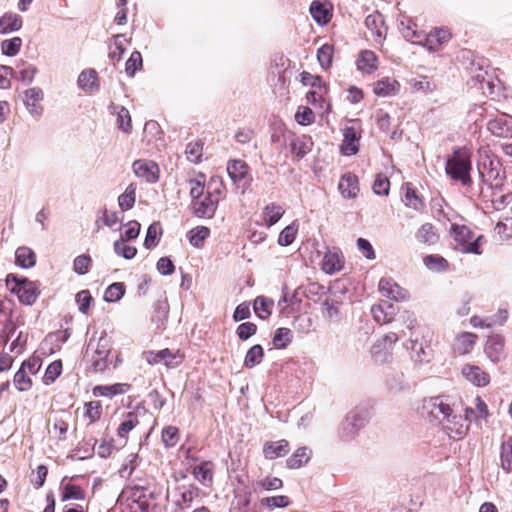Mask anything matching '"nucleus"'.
<instances>
[{
	"label": "nucleus",
	"instance_id": "obj_1",
	"mask_svg": "<svg viewBox=\"0 0 512 512\" xmlns=\"http://www.w3.org/2000/svg\"><path fill=\"white\" fill-rule=\"evenodd\" d=\"M422 415L452 440L463 439L469 431V424H463L459 406L448 395L424 399Z\"/></svg>",
	"mask_w": 512,
	"mask_h": 512
},
{
	"label": "nucleus",
	"instance_id": "obj_2",
	"mask_svg": "<svg viewBox=\"0 0 512 512\" xmlns=\"http://www.w3.org/2000/svg\"><path fill=\"white\" fill-rule=\"evenodd\" d=\"M471 151L467 147H456L452 155L445 162V172L453 181L460 182L462 186L472 185Z\"/></svg>",
	"mask_w": 512,
	"mask_h": 512
},
{
	"label": "nucleus",
	"instance_id": "obj_3",
	"mask_svg": "<svg viewBox=\"0 0 512 512\" xmlns=\"http://www.w3.org/2000/svg\"><path fill=\"white\" fill-rule=\"evenodd\" d=\"M478 172L481 182L496 191H504L506 171L498 157L484 154L478 161Z\"/></svg>",
	"mask_w": 512,
	"mask_h": 512
},
{
	"label": "nucleus",
	"instance_id": "obj_4",
	"mask_svg": "<svg viewBox=\"0 0 512 512\" xmlns=\"http://www.w3.org/2000/svg\"><path fill=\"white\" fill-rule=\"evenodd\" d=\"M370 419L369 410L365 407H355L345 417L339 428V437L345 442L352 441Z\"/></svg>",
	"mask_w": 512,
	"mask_h": 512
},
{
	"label": "nucleus",
	"instance_id": "obj_5",
	"mask_svg": "<svg viewBox=\"0 0 512 512\" xmlns=\"http://www.w3.org/2000/svg\"><path fill=\"white\" fill-rule=\"evenodd\" d=\"M451 233L456 242L455 249L465 254L480 255L482 253L480 249V240L482 235L474 238V233L471 229L465 225L453 224L451 227Z\"/></svg>",
	"mask_w": 512,
	"mask_h": 512
},
{
	"label": "nucleus",
	"instance_id": "obj_6",
	"mask_svg": "<svg viewBox=\"0 0 512 512\" xmlns=\"http://www.w3.org/2000/svg\"><path fill=\"white\" fill-rule=\"evenodd\" d=\"M111 352V341L103 332L97 341L94 355L92 358V367L96 372H102L108 367L107 357Z\"/></svg>",
	"mask_w": 512,
	"mask_h": 512
},
{
	"label": "nucleus",
	"instance_id": "obj_7",
	"mask_svg": "<svg viewBox=\"0 0 512 512\" xmlns=\"http://www.w3.org/2000/svg\"><path fill=\"white\" fill-rule=\"evenodd\" d=\"M379 292L382 296L394 301H405L409 299V293L392 278H381L379 281Z\"/></svg>",
	"mask_w": 512,
	"mask_h": 512
},
{
	"label": "nucleus",
	"instance_id": "obj_8",
	"mask_svg": "<svg viewBox=\"0 0 512 512\" xmlns=\"http://www.w3.org/2000/svg\"><path fill=\"white\" fill-rule=\"evenodd\" d=\"M218 207V200L212 199L211 195H206L205 197L191 201L190 208L194 216L198 218H206L211 219L214 217L216 210Z\"/></svg>",
	"mask_w": 512,
	"mask_h": 512
},
{
	"label": "nucleus",
	"instance_id": "obj_9",
	"mask_svg": "<svg viewBox=\"0 0 512 512\" xmlns=\"http://www.w3.org/2000/svg\"><path fill=\"white\" fill-rule=\"evenodd\" d=\"M406 348L410 350L411 359L416 363H427L432 357V350L426 345L423 339L410 338L405 344Z\"/></svg>",
	"mask_w": 512,
	"mask_h": 512
},
{
	"label": "nucleus",
	"instance_id": "obj_10",
	"mask_svg": "<svg viewBox=\"0 0 512 512\" xmlns=\"http://www.w3.org/2000/svg\"><path fill=\"white\" fill-rule=\"evenodd\" d=\"M150 356L151 358L148 359L149 363L158 364L163 362L168 368H175L179 366L184 359V355L181 354L179 350L173 352L168 348L157 352H150Z\"/></svg>",
	"mask_w": 512,
	"mask_h": 512
},
{
	"label": "nucleus",
	"instance_id": "obj_11",
	"mask_svg": "<svg viewBox=\"0 0 512 512\" xmlns=\"http://www.w3.org/2000/svg\"><path fill=\"white\" fill-rule=\"evenodd\" d=\"M135 175L148 183H156L159 179V167L152 161L136 160L132 165Z\"/></svg>",
	"mask_w": 512,
	"mask_h": 512
},
{
	"label": "nucleus",
	"instance_id": "obj_12",
	"mask_svg": "<svg viewBox=\"0 0 512 512\" xmlns=\"http://www.w3.org/2000/svg\"><path fill=\"white\" fill-rule=\"evenodd\" d=\"M44 98L43 90L39 87H32L24 91V105L32 116H40L43 113V107L40 102Z\"/></svg>",
	"mask_w": 512,
	"mask_h": 512
},
{
	"label": "nucleus",
	"instance_id": "obj_13",
	"mask_svg": "<svg viewBox=\"0 0 512 512\" xmlns=\"http://www.w3.org/2000/svg\"><path fill=\"white\" fill-rule=\"evenodd\" d=\"M504 346V337L500 334H496L488 337L484 351L492 362L498 363L505 357Z\"/></svg>",
	"mask_w": 512,
	"mask_h": 512
},
{
	"label": "nucleus",
	"instance_id": "obj_14",
	"mask_svg": "<svg viewBox=\"0 0 512 512\" xmlns=\"http://www.w3.org/2000/svg\"><path fill=\"white\" fill-rule=\"evenodd\" d=\"M461 373L463 377L477 387H485L490 383V376L477 365L465 364Z\"/></svg>",
	"mask_w": 512,
	"mask_h": 512
},
{
	"label": "nucleus",
	"instance_id": "obj_15",
	"mask_svg": "<svg viewBox=\"0 0 512 512\" xmlns=\"http://www.w3.org/2000/svg\"><path fill=\"white\" fill-rule=\"evenodd\" d=\"M489 131L496 137H512V117L501 115L488 122Z\"/></svg>",
	"mask_w": 512,
	"mask_h": 512
},
{
	"label": "nucleus",
	"instance_id": "obj_16",
	"mask_svg": "<svg viewBox=\"0 0 512 512\" xmlns=\"http://www.w3.org/2000/svg\"><path fill=\"white\" fill-rule=\"evenodd\" d=\"M365 26L372 34L376 37V41H382L387 33V27L385 26L384 17L378 11L369 14L365 19Z\"/></svg>",
	"mask_w": 512,
	"mask_h": 512
},
{
	"label": "nucleus",
	"instance_id": "obj_17",
	"mask_svg": "<svg viewBox=\"0 0 512 512\" xmlns=\"http://www.w3.org/2000/svg\"><path fill=\"white\" fill-rule=\"evenodd\" d=\"M313 140L310 136L302 135L294 137L290 141L291 153L296 157L297 160L303 159L313 148Z\"/></svg>",
	"mask_w": 512,
	"mask_h": 512
},
{
	"label": "nucleus",
	"instance_id": "obj_18",
	"mask_svg": "<svg viewBox=\"0 0 512 512\" xmlns=\"http://www.w3.org/2000/svg\"><path fill=\"white\" fill-rule=\"evenodd\" d=\"M289 450V442L285 439H281L279 441H268L263 445L264 457L269 460L285 456Z\"/></svg>",
	"mask_w": 512,
	"mask_h": 512
},
{
	"label": "nucleus",
	"instance_id": "obj_19",
	"mask_svg": "<svg viewBox=\"0 0 512 512\" xmlns=\"http://www.w3.org/2000/svg\"><path fill=\"white\" fill-rule=\"evenodd\" d=\"M309 12L313 20L320 26L328 24L332 18L330 9L326 3L314 0L310 4Z\"/></svg>",
	"mask_w": 512,
	"mask_h": 512
},
{
	"label": "nucleus",
	"instance_id": "obj_20",
	"mask_svg": "<svg viewBox=\"0 0 512 512\" xmlns=\"http://www.w3.org/2000/svg\"><path fill=\"white\" fill-rule=\"evenodd\" d=\"M338 189L344 198H355L359 192L357 177L352 173L342 175L338 184Z\"/></svg>",
	"mask_w": 512,
	"mask_h": 512
},
{
	"label": "nucleus",
	"instance_id": "obj_21",
	"mask_svg": "<svg viewBox=\"0 0 512 512\" xmlns=\"http://www.w3.org/2000/svg\"><path fill=\"white\" fill-rule=\"evenodd\" d=\"M146 489L142 486H134L127 490V501L136 504L141 512H148L150 503L145 493Z\"/></svg>",
	"mask_w": 512,
	"mask_h": 512
},
{
	"label": "nucleus",
	"instance_id": "obj_22",
	"mask_svg": "<svg viewBox=\"0 0 512 512\" xmlns=\"http://www.w3.org/2000/svg\"><path fill=\"white\" fill-rule=\"evenodd\" d=\"M360 136L353 127H346L343 133V143L341 151L344 155L350 156L358 152V141Z\"/></svg>",
	"mask_w": 512,
	"mask_h": 512
},
{
	"label": "nucleus",
	"instance_id": "obj_23",
	"mask_svg": "<svg viewBox=\"0 0 512 512\" xmlns=\"http://www.w3.org/2000/svg\"><path fill=\"white\" fill-rule=\"evenodd\" d=\"M343 268V257L339 251L328 250L322 260V270L329 275Z\"/></svg>",
	"mask_w": 512,
	"mask_h": 512
},
{
	"label": "nucleus",
	"instance_id": "obj_24",
	"mask_svg": "<svg viewBox=\"0 0 512 512\" xmlns=\"http://www.w3.org/2000/svg\"><path fill=\"white\" fill-rule=\"evenodd\" d=\"M400 85L395 79L384 77L374 83L373 92L380 97H389L396 95Z\"/></svg>",
	"mask_w": 512,
	"mask_h": 512
},
{
	"label": "nucleus",
	"instance_id": "obj_25",
	"mask_svg": "<svg viewBox=\"0 0 512 512\" xmlns=\"http://www.w3.org/2000/svg\"><path fill=\"white\" fill-rule=\"evenodd\" d=\"M39 294L40 290L38 283L27 278L25 285L22 287V290H20L17 297L20 303L31 306L36 302Z\"/></svg>",
	"mask_w": 512,
	"mask_h": 512
},
{
	"label": "nucleus",
	"instance_id": "obj_26",
	"mask_svg": "<svg viewBox=\"0 0 512 512\" xmlns=\"http://www.w3.org/2000/svg\"><path fill=\"white\" fill-rule=\"evenodd\" d=\"M23 21L21 16L16 13H5L0 17V34H9L19 31L22 28Z\"/></svg>",
	"mask_w": 512,
	"mask_h": 512
},
{
	"label": "nucleus",
	"instance_id": "obj_27",
	"mask_svg": "<svg viewBox=\"0 0 512 512\" xmlns=\"http://www.w3.org/2000/svg\"><path fill=\"white\" fill-rule=\"evenodd\" d=\"M15 264L23 269L34 267L36 264L35 252L27 246L18 247L15 251Z\"/></svg>",
	"mask_w": 512,
	"mask_h": 512
},
{
	"label": "nucleus",
	"instance_id": "obj_28",
	"mask_svg": "<svg viewBox=\"0 0 512 512\" xmlns=\"http://www.w3.org/2000/svg\"><path fill=\"white\" fill-rule=\"evenodd\" d=\"M377 56L371 50H363L360 52L356 61L358 70L363 73L371 74L377 69Z\"/></svg>",
	"mask_w": 512,
	"mask_h": 512
},
{
	"label": "nucleus",
	"instance_id": "obj_29",
	"mask_svg": "<svg viewBox=\"0 0 512 512\" xmlns=\"http://www.w3.org/2000/svg\"><path fill=\"white\" fill-rule=\"evenodd\" d=\"M131 385L128 383H115L112 385H98L93 389L95 396L113 397L126 393Z\"/></svg>",
	"mask_w": 512,
	"mask_h": 512
},
{
	"label": "nucleus",
	"instance_id": "obj_30",
	"mask_svg": "<svg viewBox=\"0 0 512 512\" xmlns=\"http://www.w3.org/2000/svg\"><path fill=\"white\" fill-rule=\"evenodd\" d=\"M78 86L86 92H94L99 89L97 72L94 69L83 70L77 80Z\"/></svg>",
	"mask_w": 512,
	"mask_h": 512
},
{
	"label": "nucleus",
	"instance_id": "obj_31",
	"mask_svg": "<svg viewBox=\"0 0 512 512\" xmlns=\"http://www.w3.org/2000/svg\"><path fill=\"white\" fill-rule=\"evenodd\" d=\"M489 190L490 195L488 201L490 202L491 208L494 210L501 211L512 202V192L504 193V191Z\"/></svg>",
	"mask_w": 512,
	"mask_h": 512
},
{
	"label": "nucleus",
	"instance_id": "obj_32",
	"mask_svg": "<svg viewBox=\"0 0 512 512\" xmlns=\"http://www.w3.org/2000/svg\"><path fill=\"white\" fill-rule=\"evenodd\" d=\"M273 306V300L265 296H257L253 302L254 313L262 320L269 318L272 313Z\"/></svg>",
	"mask_w": 512,
	"mask_h": 512
},
{
	"label": "nucleus",
	"instance_id": "obj_33",
	"mask_svg": "<svg viewBox=\"0 0 512 512\" xmlns=\"http://www.w3.org/2000/svg\"><path fill=\"white\" fill-rule=\"evenodd\" d=\"M137 186L135 183H130L125 191L118 197V206L122 212L132 209L136 201Z\"/></svg>",
	"mask_w": 512,
	"mask_h": 512
},
{
	"label": "nucleus",
	"instance_id": "obj_34",
	"mask_svg": "<svg viewBox=\"0 0 512 512\" xmlns=\"http://www.w3.org/2000/svg\"><path fill=\"white\" fill-rule=\"evenodd\" d=\"M311 458V450L308 447L298 448L286 461L290 469H298L306 464Z\"/></svg>",
	"mask_w": 512,
	"mask_h": 512
},
{
	"label": "nucleus",
	"instance_id": "obj_35",
	"mask_svg": "<svg viewBox=\"0 0 512 512\" xmlns=\"http://www.w3.org/2000/svg\"><path fill=\"white\" fill-rule=\"evenodd\" d=\"M477 339V335L471 332H463L456 338L455 351L460 355L469 353Z\"/></svg>",
	"mask_w": 512,
	"mask_h": 512
},
{
	"label": "nucleus",
	"instance_id": "obj_36",
	"mask_svg": "<svg viewBox=\"0 0 512 512\" xmlns=\"http://www.w3.org/2000/svg\"><path fill=\"white\" fill-rule=\"evenodd\" d=\"M213 463L210 461H203L193 468L194 477L203 485L207 486L213 479Z\"/></svg>",
	"mask_w": 512,
	"mask_h": 512
},
{
	"label": "nucleus",
	"instance_id": "obj_37",
	"mask_svg": "<svg viewBox=\"0 0 512 512\" xmlns=\"http://www.w3.org/2000/svg\"><path fill=\"white\" fill-rule=\"evenodd\" d=\"M264 355V349L260 344L253 345L246 352L243 366L248 369L254 368L262 362Z\"/></svg>",
	"mask_w": 512,
	"mask_h": 512
},
{
	"label": "nucleus",
	"instance_id": "obj_38",
	"mask_svg": "<svg viewBox=\"0 0 512 512\" xmlns=\"http://www.w3.org/2000/svg\"><path fill=\"white\" fill-rule=\"evenodd\" d=\"M169 305L166 299L157 300L153 305L152 321L158 328L163 327L167 321Z\"/></svg>",
	"mask_w": 512,
	"mask_h": 512
},
{
	"label": "nucleus",
	"instance_id": "obj_39",
	"mask_svg": "<svg viewBox=\"0 0 512 512\" xmlns=\"http://www.w3.org/2000/svg\"><path fill=\"white\" fill-rule=\"evenodd\" d=\"M248 165L242 160H231L227 165V172L233 182L241 181L248 173Z\"/></svg>",
	"mask_w": 512,
	"mask_h": 512
},
{
	"label": "nucleus",
	"instance_id": "obj_40",
	"mask_svg": "<svg viewBox=\"0 0 512 512\" xmlns=\"http://www.w3.org/2000/svg\"><path fill=\"white\" fill-rule=\"evenodd\" d=\"M61 500L69 501V500H84L85 499V491L82 487L75 484H62L61 485Z\"/></svg>",
	"mask_w": 512,
	"mask_h": 512
},
{
	"label": "nucleus",
	"instance_id": "obj_41",
	"mask_svg": "<svg viewBox=\"0 0 512 512\" xmlns=\"http://www.w3.org/2000/svg\"><path fill=\"white\" fill-rule=\"evenodd\" d=\"M210 235V229L206 226H197L193 229H191L187 233V238L189 240V243L195 247L200 248L203 246L204 241L206 238Z\"/></svg>",
	"mask_w": 512,
	"mask_h": 512
},
{
	"label": "nucleus",
	"instance_id": "obj_42",
	"mask_svg": "<svg viewBox=\"0 0 512 512\" xmlns=\"http://www.w3.org/2000/svg\"><path fill=\"white\" fill-rule=\"evenodd\" d=\"M451 38V33L445 28H435L427 35V43L430 49H436L437 45L448 42Z\"/></svg>",
	"mask_w": 512,
	"mask_h": 512
},
{
	"label": "nucleus",
	"instance_id": "obj_43",
	"mask_svg": "<svg viewBox=\"0 0 512 512\" xmlns=\"http://www.w3.org/2000/svg\"><path fill=\"white\" fill-rule=\"evenodd\" d=\"M416 238L421 243L433 245L438 241L439 237L434 226L430 223H425L418 229Z\"/></svg>",
	"mask_w": 512,
	"mask_h": 512
},
{
	"label": "nucleus",
	"instance_id": "obj_44",
	"mask_svg": "<svg viewBox=\"0 0 512 512\" xmlns=\"http://www.w3.org/2000/svg\"><path fill=\"white\" fill-rule=\"evenodd\" d=\"M501 467L506 472L512 471V437H509L500 447Z\"/></svg>",
	"mask_w": 512,
	"mask_h": 512
},
{
	"label": "nucleus",
	"instance_id": "obj_45",
	"mask_svg": "<svg viewBox=\"0 0 512 512\" xmlns=\"http://www.w3.org/2000/svg\"><path fill=\"white\" fill-rule=\"evenodd\" d=\"M292 338V332L289 328L280 327L274 333L272 344L277 349H284L292 342Z\"/></svg>",
	"mask_w": 512,
	"mask_h": 512
},
{
	"label": "nucleus",
	"instance_id": "obj_46",
	"mask_svg": "<svg viewBox=\"0 0 512 512\" xmlns=\"http://www.w3.org/2000/svg\"><path fill=\"white\" fill-rule=\"evenodd\" d=\"M263 213L265 216V224L268 227H271L281 219L284 214V210L281 206L271 203L264 208Z\"/></svg>",
	"mask_w": 512,
	"mask_h": 512
},
{
	"label": "nucleus",
	"instance_id": "obj_47",
	"mask_svg": "<svg viewBox=\"0 0 512 512\" xmlns=\"http://www.w3.org/2000/svg\"><path fill=\"white\" fill-rule=\"evenodd\" d=\"M298 224L296 221L292 222L290 225L286 226L279 234L278 236V244L280 246H289L291 245L295 238H296V234L298 232Z\"/></svg>",
	"mask_w": 512,
	"mask_h": 512
},
{
	"label": "nucleus",
	"instance_id": "obj_48",
	"mask_svg": "<svg viewBox=\"0 0 512 512\" xmlns=\"http://www.w3.org/2000/svg\"><path fill=\"white\" fill-rule=\"evenodd\" d=\"M126 240L118 239L113 244V249L116 255L123 257L126 260L133 259L137 254V249L134 246L128 245Z\"/></svg>",
	"mask_w": 512,
	"mask_h": 512
},
{
	"label": "nucleus",
	"instance_id": "obj_49",
	"mask_svg": "<svg viewBox=\"0 0 512 512\" xmlns=\"http://www.w3.org/2000/svg\"><path fill=\"white\" fill-rule=\"evenodd\" d=\"M423 262L429 270L435 272L445 271L449 266L448 261L444 257L433 254L425 256Z\"/></svg>",
	"mask_w": 512,
	"mask_h": 512
},
{
	"label": "nucleus",
	"instance_id": "obj_50",
	"mask_svg": "<svg viewBox=\"0 0 512 512\" xmlns=\"http://www.w3.org/2000/svg\"><path fill=\"white\" fill-rule=\"evenodd\" d=\"M403 201L406 206L411 207L415 210H420L424 207L423 200L409 183L406 184V191Z\"/></svg>",
	"mask_w": 512,
	"mask_h": 512
},
{
	"label": "nucleus",
	"instance_id": "obj_51",
	"mask_svg": "<svg viewBox=\"0 0 512 512\" xmlns=\"http://www.w3.org/2000/svg\"><path fill=\"white\" fill-rule=\"evenodd\" d=\"M125 294V285L122 282H114L109 285L104 294V300L108 303L119 301Z\"/></svg>",
	"mask_w": 512,
	"mask_h": 512
},
{
	"label": "nucleus",
	"instance_id": "obj_52",
	"mask_svg": "<svg viewBox=\"0 0 512 512\" xmlns=\"http://www.w3.org/2000/svg\"><path fill=\"white\" fill-rule=\"evenodd\" d=\"M22 46V39L20 37H13L3 40L1 43V51L8 57L17 55Z\"/></svg>",
	"mask_w": 512,
	"mask_h": 512
},
{
	"label": "nucleus",
	"instance_id": "obj_53",
	"mask_svg": "<svg viewBox=\"0 0 512 512\" xmlns=\"http://www.w3.org/2000/svg\"><path fill=\"white\" fill-rule=\"evenodd\" d=\"M143 60L139 51H133L126 61L125 72L129 77H133L135 73L142 68Z\"/></svg>",
	"mask_w": 512,
	"mask_h": 512
},
{
	"label": "nucleus",
	"instance_id": "obj_54",
	"mask_svg": "<svg viewBox=\"0 0 512 512\" xmlns=\"http://www.w3.org/2000/svg\"><path fill=\"white\" fill-rule=\"evenodd\" d=\"M62 373V362L61 360H55L48 365L45 374L43 376V382L46 385H50L56 381V379Z\"/></svg>",
	"mask_w": 512,
	"mask_h": 512
},
{
	"label": "nucleus",
	"instance_id": "obj_55",
	"mask_svg": "<svg viewBox=\"0 0 512 512\" xmlns=\"http://www.w3.org/2000/svg\"><path fill=\"white\" fill-rule=\"evenodd\" d=\"M27 278L24 276H18L14 273H9L6 276L5 284L7 289L15 295H18L22 287L25 285Z\"/></svg>",
	"mask_w": 512,
	"mask_h": 512
},
{
	"label": "nucleus",
	"instance_id": "obj_56",
	"mask_svg": "<svg viewBox=\"0 0 512 512\" xmlns=\"http://www.w3.org/2000/svg\"><path fill=\"white\" fill-rule=\"evenodd\" d=\"M333 46L330 44L322 45L317 51V59L322 68L328 69L332 64Z\"/></svg>",
	"mask_w": 512,
	"mask_h": 512
},
{
	"label": "nucleus",
	"instance_id": "obj_57",
	"mask_svg": "<svg viewBox=\"0 0 512 512\" xmlns=\"http://www.w3.org/2000/svg\"><path fill=\"white\" fill-rule=\"evenodd\" d=\"M139 423L137 414L134 412H128L126 419L119 425L117 429V435L121 438H125L126 435L136 427Z\"/></svg>",
	"mask_w": 512,
	"mask_h": 512
},
{
	"label": "nucleus",
	"instance_id": "obj_58",
	"mask_svg": "<svg viewBox=\"0 0 512 512\" xmlns=\"http://www.w3.org/2000/svg\"><path fill=\"white\" fill-rule=\"evenodd\" d=\"M371 354L375 363L384 364L390 361L392 353L382 346V343H375L371 348Z\"/></svg>",
	"mask_w": 512,
	"mask_h": 512
},
{
	"label": "nucleus",
	"instance_id": "obj_59",
	"mask_svg": "<svg viewBox=\"0 0 512 512\" xmlns=\"http://www.w3.org/2000/svg\"><path fill=\"white\" fill-rule=\"evenodd\" d=\"M14 385L18 391L24 392L31 388L32 380L24 369L19 368L13 378Z\"/></svg>",
	"mask_w": 512,
	"mask_h": 512
},
{
	"label": "nucleus",
	"instance_id": "obj_60",
	"mask_svg": "<svg viewBox=\"0 0 512 512\" xmlns=\"http://www.w3.org/2000/svg\"><path fill=\"white\" fill-rule=\"evenodd\" d=\"M261 504L269 509L285 508L290 505V499L285 495L271 496L263 498Z\"/></svg>",
	"mask_w": 512,
	"mask_h": 512
},
{
	"label": "nucleus",
	"instance_id": "obj_61",
	"mask_svg": "<svg viewBox=\"0 0 512 512\" xmlns=\"http://www.w3.org/2000/svg\"><path fill=\"white\" fill-rule=\"evenodd\" d=\"M371 313L373 315L374 320L379 324H385L390 322L394 316L393 311H386L384 305L381 304L372 306Z\"/></svg>",
	"mask_w": 512,
	"mask_h": 512
},
{
	"label": "nucleus",
	"instance_id": "obj_62",
	"mask_svg": "<svg viewBox=\"0 0 512 512\" xmlns=\"http://www.w3.org/2000/svg\"><path fill=\"white\" fill-rule=\"evenodd\" d=\"M301 82L305 86H311L319 90L327 91V87L322 78L317 75H312L309 72L303 71L301 74Z\"/></svg>",
	"mask_w": 512,
	"mask_h": 512
},
{
	"label": "nucleus",
	"instance_id": "obj_63",
	"mask_svg": "<svg viewBox=\"0 0 512 512\" xmlns=\"http://www.w3.org/2000/svg\"><path fill=\"white\" fill-rule=\"evenodd\" d=\"M161 436L166 447H173L179 440V430L174 426H166L162 429Z\"/></svg>",
	"mask_w": 512,
	"mask_h": 512
},
{
	"label": "nucleus",
	"instance_id": "obj_64",
	"mask_svg": "<svg viewBox=\"0 0 512 512\" xmlns=\"http://www.w3.org/2000/svg\"><path fill=\"white\" fill-rule=\"evenodd\" d=\"M203 145L200 141L190 142L186 146V156L190 162L199 163L202 157Z\"/></svg>",
	"mask_w": 512,
	"mask_h": 512
}]
</instances>
